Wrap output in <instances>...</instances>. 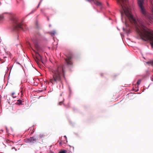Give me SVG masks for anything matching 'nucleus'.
I'll return each mask as SVG.
<instances>
[{
	"instance_id": "1",
	"label": "nucleus",
	"mask_w": 153,
	"mask_h": 153,
	"mask_svg": "<svg viewBox=\"0 0 153 153\" xmlns=\"http://www.w3.org/2000/svg\"><path fill=\"white\" fill-rule=\"evenodd\" d=\"M127 1V0H117L118 3L121 5L125 14L130 21L135 25L137 33L143 40L150 41L152 47L153 48V31L146 27L143 21L134 17L131 14L130 9L126 4ZM151 3L152 5L151 10L153 13V0Z\"/></svg>"
},
{
	"instance_id": "2",
	"label": "nucleus",
	"mask_w": 153,
	"mask_h": 153,
	"mask_svg": "<svg viewBox=\"0 0 153 153\" xmlns=\"http://www.w3.org/2000/svg\"><path fill=\"white\" fill-rule=\"evenodd\" d=\"M64 66H59L52 69V78L51 79L50 82L52 83L53 82H61L62 76H64Z\"/></svg>"
},
{
	"instance_id": "3",
	"label": "nucleus",
	"mask_w": 153,
	"mask_h": 153,
	"mask_svg": "<svg viewBox=\"0 0 153 153\" xmlns=\"http://www.w3.org/2000/svg\"><path fill=\"white\" fill-rule=\"evenodd\" d=\"M143 0H138V3L140 7L142 13L144 16L149 20L152 19L153 16L148 12L143 6Z\"/></svg>"
},
{
	"instance_id": "4",
	"label": "nucleus",
	"mask_w": 153,
	"mask_h": 153,
	"mask_svg": "<svg viewBox=\"0 0 153 153\" xmlns=\"http://www.w3.org/2000/svg\"><path fill=\"white\" fill-rule=\"evenodd\" d=\"M15 22V25L14 26V30H19L21 29L24 30V27L25 26V25L24 24L23 22H20L16 21V19L13 18L12 19Z\"/></svg>"
},
{
	"instance_id": "5",
	"label": "nucleus",
	"mask_w": 153,
	"mask_h": 153,
	"mask_svg": "<svg viewBox=\"0 0 153 153\" xmlns=\"http://www.w3.org/2000/svg\"><path fill=\"white\" fill-rule=\"evenodd\" d=\"M36 139L34 137H30L29 138L25 139L24 141L26 143H34L36 141Z\"/></svg>"
},
{
	"instance_id": "6",
	"label": "nucleus",
	"mask_w": 153,
	"mask_h": 153,
	"mask_svg": "<svg viewBox=\"0 0 153 153\" xmlns=\"http://www.w3.org/2000/svg\"><path fill=\"white\" fill-rule=\"evenodd\" d=\"M91 2H93L94 4L97 6H99L100 8L102 7V3L97 0H90Z\"/></svg>"
},
{
	"instance_id": "7",
	"label": "nucleus",
	"mask_w": 153,
	"mask_h": 153,
	"mask_svg": "<svg viewBox=\"0 0 153 153\" xmlns=\"http://www.w3.org/2000/svg\"><path fill=\"white\" fill-rule=\"evenodd\" d=\"M71 56H68L67 57V58L65 59V61L68 65H72V63L71 60Z\"/></svg>"
},
{
	"instance_id": "8",
	"label": "nucleus",
	"mask_w": 153,
	"mask_h": 153,
	"mask_svg": "<svg viewBox=\"0 0 153 153\" xmlns=\"http://www.w3.org/2000/svg\"><path fill=\"white\" fill-rule=\"evenodd\" d=\"M34 51L35 53L36 54V57L37 59L39 60H40L41 59V56L40 54L34 50Z\"/></svg>"
},
{
	"instance_id": "9",
	"label": "nucleus",
	"mask_w": 153,
	"mask_h": 153,
	"mask_svg": "<svg viewBox=\"0 0 153 153\" xmlns=\"http://www.w3.org/2000/svg\"><path fill=\"white\" fill-rule=\"evenodd\" d=\"M51 35L52 36H54L56 33V32L55 30H53L51 32H50Z\"/></svg>"
},
{
	"instance_id": "10",
	"label": "nucleus",
	"mask_w": 153,
	"mask_h": 153,
	"mask_svg": "<svg viewBox=\"0 0 153 153\" xmlns=\"http://www.w3.org/2000/svg\"><path fill=\"white\" fill-rule=\"evenodd\" d=\"M64 138L65 139V141H63V143H66L68 142L67 137L65 135L64 136Z\"/></svg>"
},
{
	"instance_id": "11",
	"label": "nucleus",
	"mask_w": 153,
	"mask_h": 153,
	"mask_svg": "<svg viewBox=\"0 0 153 153\" xmlns=\"http://www.w3.org/2000/svg\"><path fill=\"white\" fill-rule=\"evenodd\" d=\"M67 151L66 150H62L60 151L59 153H66Z\"/></svg>"
},
{
	"instance_id": "12",
	"label": "nucleus",
	"mask_w": 153,
	"mask_h": 153,
	"mask_svg": "<svg viewBox=\"0 0 153 153\" xmlns=\"http://www.w3.org/2000/svg\"><path fill=\"white\" fill-rule=\"evenodd\" d=\"M141 82V79H139L137 81V85H139Z\"/></svg>"
},
{
	"instance_id": "13",
	"label": "nucleus",
	"mask_w": 153,
	"mask_h": 153,
	"mask_svg": "<svg viewBox=\"0 0 153 153\" xmlns=\"http://www.w3.org/2000/svg\"><path fill=\"white\" fill-rule=\"evenodd\" d=\"M34 46L38 50L39 49V47L38 45L37 44H35Z\"/></svg>"
},
{
	"instance_id": "14",
	"label": "nucleus",
	"mask_w": 153,
	"mask_h": 153,
	"mask_svg": "<svg viewBox=\"0 0 153 153\" xmlns=\"http://www.w3.org/2000/svg\"><path fill=\"white\" fill-rule=\"evenodd\" d=\"M15 94L14 93H12V97H13V98H16V96H14V94Z\"/></svg>"
},
{
	"instance_id": "15",
	"label": "nucleus",
	"mask_w": 153,
	"mask_h": 153,
	"mask_svg": "<svg viewBox=\"0 0 153 153\" xmlns=\"http://www.w3.org/2000/svg\"><path fill=\"white\" fill-rule=\"evenodd\" d=\"M18 102H19V104H20V103H22V101L21 100H18Z\"/></svg>"
},
{
	"instance_id": "16",
	"label": "nucleus",
	"mask_w": 153,
	"mask_h": 153,
	"mask_svg": "<svg viewBox=\"0 0 153 153\" xmlns=\"http://www.w3.org/2000/svg\"><path fill=\"white\" fill-rule=\"evenodd\" d=\"M3 19V17L2 16H0V21Z\"/></svg>"
},
{
	"instance_id": "17",
	"label": "nucleus",
	"mask_w": 153,
	"mask_h": 153,
	"mask_svg": "<svg viewBox=\"0 0 153 153\" xmlns=\"http://www.w3.org/2000/svg\"><path fill=\"white\" fill-rule=\"evenodd\" d=\"M62 102H59V105H61V104H62Z\"/></svg>"
},
{
	"instance_id": "18",
	"label": "nucleus",
	"mask_w": 153,
	"mask_h": 153,
	"mask_svg": "<svg viewBox=\"0 0 153 153\" xmlns=\"http://www.w3.org/2000/svg\"><path fill=\"white\" fill-rule=\"evenodd\" d=\"M39 136L40 137H42V135H39Z\"/></svg>"
},
{
	"instance_id": "19",
	"label": "nucleus",
	"mask_w": 153,
	"mask_h": 153,
	"mask_svg": "<svg viewBox=\"0 0 153 153\" xmlns=\"http://www.w3.org/2000/svg\"><path fill=\"white\" fill-rule=\"evenodd\" d=\"M40 3H41V2H40L39 3V5H38V7L39 6V4H40Z\"/></svg>"
},
{
	"instance_id": "20",
	"label": "nucleus",
	"mask_w": 153,
	"mask_h": 153,
	"mask_svg": "<svg viewBox=\"0 0 153 153\" xmlns=\"http://www.w3.org/2000/svg\"><path fill=\"white\" fill-rule=\"evenodd\" d=\"M63 141H65V139L64 140H63L62 142H63Z\"/></svg>"
},
{
	"instance_id": "21",
	"label": "nucleus",
	"mask_w": 153,
	"mask_h": 153,
	"mask_svg": "<svg viewBox=\"0 0 153 153\" xmlns=\"http://www.w3.org/2000/svg\"><path fill=\"white\" fill-rule=\"evenodd\" d=\"M59 144H61V142H60L59 143Z\"/></svg>"
},
{
	"instance_id": "22",
	"label": "nucleus",
	"mask_w": 153,
	"mask_h": 153,
	"mask_svg": "<svg viewBox=\"0 0 153 153\" xmlns=\"http://www.w3.org/2000/svg\"><path fill=\"white\" fill-rule=\"evenodd\" d=\"M122 16V14L121 13Z\"/></svg>"
}]
</instances>
